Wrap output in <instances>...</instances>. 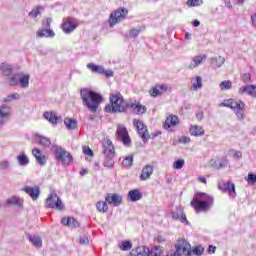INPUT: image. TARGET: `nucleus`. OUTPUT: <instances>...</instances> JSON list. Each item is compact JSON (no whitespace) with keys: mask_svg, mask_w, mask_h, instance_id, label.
<instances>
[{"mask_svg":"<svg viewBox=\"0 0 256 256\" xmlns=\"http://www.w3.org/2000/svg\"><path fill=\"white\" fill-rule=\"evenodd\" d=\"M43 6H37L36 10H34L33 17H37L38 15H41V11H43Z\"/></svg>","mask_w":256,"mask_h":256,"instance_id":"61","label":"nucleus"},{"mask_svg":"<svg viewBox=\"0 0 256 256\" xmlns=\"http://www.w3.org/2000/svg\"><path fill=\"white\" fill-rule=\"evenodd\" d=\"M11 169V162L7 160L0 161V171H9Z\"/></svg>","mask_w":256,"mask_h":256,"instance_id":"41","label":"nucleus"},{"mask_svg":"<svg viewBox=\"0 0 256 256\" xmlns=\"http://www.w3.org/2000/svg\"><path fill=\"white\" fill-rule=\"evenodd\" d=\"M102 75H105V77H107L109 79V77H113L114 73H113V70H105L104 69V72L102 73Z\"/></svg>","mask_w":256,"mask_h":256,"instance_id":"64","label":"nucleus"},{"mask_svg":"<svg viewBox=\"0 0 256 256\" xmlns=\"http://www.w3.org/2000/svg\"><path fill=\"white\" fill-rule=\"evenodd\" d=\"M133 243L129 240L122 241L121 244L119 245V248L121 251H130L132 249Z\"/></svg>","mask_w":256,"mask_h":256,"instance_id":"36","label":"nucleus"},{"mask_svg":"<svg viewBox=\"0 0 256 256\" xmlns=\"http://www.w3.org/2000/svg\"><path fill=\"white\" fill-rule=\"evenodd\" d=\"M133 123L141 139L144 141V143H147V141H149V130L147 129V126L137 119H134Z\"/></svg>","mask_w":256,"mask_h":256,"instance_id":"11","label":"nucleus"},{"mask_svg":"<svg viewBox=\"0 0 256 256\" xmlns=\"http://www.w3.org/2000/svg\"><path fill=\"white\" fill-rule=\"evenodd\" d=\"M78 26L79 24L75 23L73 19L64 18L61 25V29L66 33V35H69V33H73V31L76 30Z\"/></svg>","mask_w":256,"mask_h":256,"instance_id":"12","label":"nucleus"},{"mask_svg":"<svg viewBox=\"0 0 256 256\" xmlns=\"http://www.w3.org/2000/svg\"><path fill=\"white\" fill-rule=\"evenodd\" d=\"M190 205L198 213L201 211H209V209L213 207V197L203 192H198L194 195Z\"/></svg>","mask_w":256,"mask_h":256,"instance_id":"3","label":"nucleus"},{"mask_svg":"<svg viewBox=\"0 0 256 256\" xmlns=\"http://www.w3.org/2000/svg\"><path fill=\"white\" fill-rule=\"evenodd\" d=\"M156 87L158 88V92L160 93V95H163V93H167V85L162 84Z\"/></svg>","mask_w":256,"mask_h":256,"instance_id":"55","label":"nucleus"},{"mask_svg":"<svg viewBox=\"0 0 256 256\" xmlns=\"http://www.w3.org/2000/svg\"><path fill=\"white\" fill-rule=\"evenodd\" d=\"M54 155L56 161H61L62 163H73V155H71V153H69L63 147L56 146Z\"/></svg>","mask_w":256,"mask_h":256,"instance_id":"9","label":"nucleus"},{"mask_svg":"<svg viewBox=\"0 0 256 256\" xmlns=\"http://www.w3.org/2000/svg\"><path fill=\"white\" fill-rule=\"evenodd\" d=\"M22 191H24V193H27V195H30L31 198L33 199V187L31 186H25Z\"/></svg>","mask_w":256,"mask_h":256,"instance_id":"53","label":"nucleus"},{"mask_svg":"<svg viewBox=\"0 0 256 256\" xmlns=\"http://www.w3.org/2000/svg\"><path fill=\"white\" fill-rule=\"evenodd\" d=\"M111 105L105 106L106 113H127L129 103L125 102L123 95L119 92L110 94Z\"/></svg>","mask_w":256,"mask_h":256,"instance_id":"2","label":"nucleus"},{"mask_svg":"<svg viewBox=\"0 0 256 256\" xmlns=\"http://www.w3.org/2000/svg\"><path fill=\"white\" fill-rule=\"evenodd\" d=\"M61 223L65 225V227H79V222L73 217H64Z\"/></svg>","mask_w":256,"mask_h":256,"instance_id":"26","label":"nucleus"},{"mask_svg":"<svg viewBox=\"0 0 256 256\" xmlns=\"http://www.w3.org/2000/svg\"><path fill=\"white\" fill-rule=\"evenodd\" d=\"M250 97L256 98V85H250Z\"/></svg>","mask_w":256,"mask_h":256,"instance_id":"63","label":"nucleus"},{"mask_svg":"<svg viewBox=\"0 0 256 256\" xmlns=\"http://www.w3.org/2000/svg\"><path fill=\"white\" fill-rule=\"evenodd\" d=\"M192 88L194 89V91H197V89H202L203 88V77L196 76V83L192 84Z\"/></svg>","mask_w":256,"mask_h":256,"instance_id":"37","label":"nucleus"},{"mask_svg":"<svg viewBox=\"0 0 256 256\" xmlns=\"http://www.w3.org/2000/svg\"><path fill=\"white\" fill-rule=\"evenodd\" d=\"M231 87H232V83H231V81H229V80L222 81V82L220 83V89H221L222 91L231 89Z\"/></svg>","mask_w":256,"mask_h":256,"instance_id":"43","label":"nucleus"},{"mask_svg":"<svg viewBox=\"0 0 256 256\" xmlns=\"http://www.w3.org/2000/svg\"><path fill=\"white\" fill-rule=\"evenodd\" d=\"M151 256H161V246H155Z\"/></svg>","mask_w":256,"mask_h":256,"instance_id":"59","label":"nucleus"},{"mask_svg":"<svg viewBox=\"0 0 256 256\" xmlns=\"http://www.w3.org/2000/svg\"><path fill=\"white\" fill-rule=\"evenodd\" d=\"M219 107H228L229 109H232L239 121H243L245 119V102L241 100L235 101L230 99L226 102L220 103Z\"/></svg>","mask_w":256,"mask_h":256,"instance_id":"5","label":"nucleus"},{"mask_svg":"<svg viewBox=\"0 0 256 256\" xmlns=\"http://www.w3.org/2000/svg\"><path fill=\"white\" fill-rule=\"evenodd\" d=\"M139 33H141V28H132L130 30L129 37H132L133 39H135L139 36Z\"/></svg>","mask_w":256,"mask_h":256,"instance_id":"46","label":"nucleus"},{"mask_svg":"<svg viewBox=\"0 0 256 256\" xmlns=\"http://www.w3.org/2000/svg\"><path fill=\"white\" fill-rule=\"evenodd\" d=\"M239 95H250L251 96V85L242 86L238 90Z\"/></svg>","mask_w":256,"mask_h":256,"instance_id":"38","label":"nucleus"},{"mask_svg":"<svg viewBox=\"0 0 256 256\" xmlns=\"http://www.w3.org/2000/svg\"><path fill=\"white\" fill-rule=\"evenodd\" d=\"M203 251H205V249L203 247L197 246L194 249H192L191 256L192 255L201 256V255H203Z\"/></svg>","mask_w":256,"mask_h":256,"instance_id":"44","label":"nucleus"},{"mask_svg":"<svg viewBox=\"0 0 256 256\" xmlns=\"http://www.w3.org/2000/svg\"><path fill=\"white\" fill-rule=\"evenodd\" d=\"M246 181L250 184V185H255L256 183V175L253 173H249L248 174V178L246 179Z\"/></svg>","mask_w":256,"mask_h":256,"instance_id":"49","label":"nucleus"},{"mask_svg":"<svg viewBox=\"0 0 256 256\" xmlns=\"http://www.w3.org/2000/svg\"><path fill=\"white\" fill-rule=\"evenodd\" d=\"M150 95H151L152 97H159V95H161V94L159 93V88H157V86L154 87V88H152V89L150 90Z\"/></svg>","mask_w":256,"mask_h":256,"instance_id":"56","label":"nucleus"},{"mask_svg":"<svg viewBox=\"0 0 256 256\" xmlns=\"http://www.w3.org/2000/svg\"><path fill=\"white\" fill-rule=\"evenodd\" d=\"M80 97L83 105L92 113H97L99 105L103 103V96L93 90H89L88 88H82L80 90Z\"/></svg>","mask_w":256,"mask_h":256,"instance_id":"1","label":"nucleus"},{"mask_svg":"<svg viewBox=\"0 0 256 256\" xmlns=\"http://www.w3.org/2000/svg\"><path fill=\"white\" fill-rule=\"evenodd\" d=\"M153 166L151 165H145L142 169L140 180L141 181H147V179H151V175H153Z\"/></svg>","mask_w":256,"mask_h":256,"instance_id":"21","label":"nucleus"},{"mask_svg":"<svg viewBox=\"0 0 256 256\" xmlns=\"http://www.w3.org/2000/svg\"><path fill=\"white\" fill-rule=\"evenodd\" d=\"M242 81H243V83H250L251 82V74L250 73L243 74Z\"/></svg>","mask_w":256,"mask_h":256,"instance_id":"58","label":"nucleus"},{"mask_svg":"<svg viewBox=\"0 0 256 256\" xmlns=\"http://www.w3.org/2000/svg\"><path fill=\"white\" fill-rule=\"evenodd\" d=\"M39 195H41V189L39 186L33 187V201H37L39 199Z\"/></svg>","mask_w":256,"mask_h":256,"instance_id":"45","label":"nucleus"},{"mask_svg":"<svg viewBox=\"0 0 256 256\" xmlns=\"http://www.w3.org/2000/svg\"><path fill=\"white\" fill-rule=\"evenodd\" d=\"M128 199L131 200L132 203H135L136 201L143 199V193H141V190L139 189L130 190L128 192Z\"/></svg>","mask_w":256,"mask_h":256,"instance_id":"23","label":"nucleus"},{"mask_svg":"<svg viewBox=\"0 0 256 256\" xmlns=\"http://www.w3.org/2000/svg\"><path fill=\"white\" fill-rule=\"evenodd\" d=\"M17 161L21 167H26V165H29V157L23 153L17 156Z\"/></svg>","mask_w":256,"mask_h":256,"instance_id":"33","label":"nucleus"},{"mask_svg":"<svg viewBox=\"0 0 256 256\" xmlns=\"http://www.w3.org/2000/svg\"><path fill=\"white\" fill-rule=\"evenodd\" d=\"M117 138L122 141L125 147H131V137L129 136V131H127V127L124 125H118L116 130Z\"/></svg>","mask_w":256,"mask_h":256,"instance_id":"10","label":"nucleus"},{"mask_svg":"<svg viewBox=\"0 0 256 256\" xmlns=\"http://www.w3.org/2000/svg\"><path fill=\"white\" fill-rule=\"evenodd\" d=\"M53 20L51 18H46L42 21V29H51V23Z\"/></svg>","mask_w":256,"mask_h":256,"instance_id":"47","label":"nucleus"},{"mask_svg":"<svg viewBox=\"0 0 256 256\" xmlns=\"http://www.w3.org/2000/svg\"><path fill=\"white\" fill-rule=\"evenodd\" d=\"M203 59H207V55H198L192 58V61L189 65V69H195V67H199L203 63Z\"/></svg>","mask_w":256,"mask_h":256,"instance_id":"27","label":"nucleus"},{"mask_svg":"<svg viewBox=\"0 0 256 256\" xmlns=\"http://www.w3.org/2000/svg\"><path fill=\"white\" fill-rule=\"evenodd\" d=\"M141 256V246H137L130 252V256Z\"/></svg>","mask_w":256,"mask_h":256,"instance_id":"52","label":"nucleus"},{"mask_svg":"<svg viewBox=\"0 0 256 256\" xmlns=\"http://www.w3.org/2000/svg\"><path fill=\"white\" fill-rule=\"evenodd\" d=\"M203 4V0H188L187 5L188 7H201Z\"/></svg>","mask_w":256,"mask_h":256,"instance_id":"42","label":"nucleus"},{"mask_svg":"<svg viewBox=\"0 0 256 256\" xmlns=\"http://www.w3.org/2000/svg\"><path fill=\"white\" fill-rule=\"evenodd\" d=\"M0 71L2 73V75H4V77H7V80L9 79V77H12L13 75V65L4 62L0 64Z\"/></svg>","mask_w":256,"mask_h":256,"instance_id":"18","label":"nucleus"},{"mask_svg":"<svg viewBox=\"0 0 256 256\" xmlns=\"http://www.w3.org/2000/svg\"><path fill=\"white\" fill-rule=\"evenodd\" d=\"M105 201L109 205H114V207H119V205L123 203V197L117 193H110V194H107Z\"/></svg>","mask_w":256,"mask_h":256,"instance_id":"15","label":"nucleus"},{"mask_svg":"<svg viewBox=\"0 0 256 256\" xmlns=\"http://www.w3.org/2000/svg\"><path fill=\"white\" fill-rule=\"evenodd\" d=\"M153 255V250H150L147 246L140 247V256H151Z\"/></svg>","mask_w":256,"mask_h":256,"instance_id":"40","label":"nucleus"},{"mask_svg":"<svg viewBox=\"0 0 256 256\" xmlns=\"http://www.w3.org/2000/svg\"><path fill=\"white\" fill-rule=\"evenodd\" d=\"M129 109H133L136 111L137 115H143V113L147 112V107L141 105V103H129Z\"/></svg>","mask_w":256,"mask_h":256,"instance_id":"24","label":"nucleus"},{"mask_svg":"<svg viewBox=\"0 0 256 256\" xmlns=\"http://www.w3.org/2000/svg\"><path fill=\"white\" fill-rule=\"evenodd\" d=\"M183 165H185V160L179 159L174 162L173 167H174V169H183Z\"/></svg>","mask_w":256,"mask_h":256,"instance_id":"48","label":"nucleus"},{"mask_svg":"<svg viewBox=\"0 0 256 256\" xmlns=\"http://www.w3.org/2000/svg\"><path fill=\"white\" fill-rule=\"evenodd\" d=\"M44 119H46V121L50 122L52 125H57V123H59V121H61V117L57 116V113L55 112H44L43 114Z\"/></svg>","mask_w":256,"mask_h":256,"instance_id":"19","label":"nucleus"},{"mask_svg":"<svg viewBox=\"0 0 256 256\" xmlns=\"http://www.w3.org/2000/svg\"><path fill=\"white\" fill-rule=\"evenodd\" d=\"M88 69L92 71V73H98V75H103L105 73V68L101 65H95L94 63H89L87 65Z\"/></svg>","mask_w":256,"mask_h":256,"instance_id":"29","label":"nucleus"},{"mask_svg":"<svg viewBox=\"0 0 256 256\" xmlns=\"http://www.w3.org/2000/svg\"><path fill=\"white\" fill-rule=\"evenodd\" d=\"M6 205H12L18 209L23 208V200L19 196H11L6 200Z\"/></svg>","mask_w":256,"mask_h":256,"instance_id":"22","label":"nucleus"},{"mask_svg":"<svg viewBox=\"0 0 256 256\" xmlns=\"http://www.w3.org/2000/svg\"><path fill=\"white\" fill-rule=\"evenodd\" d=\"M189 131L193 137H203L205 135V130L201 126L192 125Z\"/></svg>","mask_w":256,"mask_h":256,"instance_id":"25","label":"nucleus"},{"mask_svg":"<svg viewBox=\"0 0 256 256\" xmlns=\"http://www.w3.org/2000/svg\"><path fill=\"white\" fill-rule=\"evenodd\" d=\"M36 37L38 39H43V37H46L47 39H53V37H55V31L48 28H40L36 32Z\"/></svg>","mask_w":256,"mask_h":256,"instance_id":"17","label":"nucleus"},{"mask_svg":"<svg viewBox=\"0 0 256 256\" xmlns=\"http://www.w3.org/2000/svg\"><path fill=\"white\" fill-rule=\"evenodd\" d=\"M102 153L104 155V167L111 169L115 165V146L111 140L102 141Z\"/></svg>","mask_w":256,"mask_h":256,"instance_id":"4","label":"nucleus"},{"mask_svg":"<svg viewBox=\"0 0 256 256\" xmlns=\"http://www.w3.org/2000/svg\"><path fill=\"white\" fill-rule=\"evenodd\" d=\"M179 219H180L181 223H186L187 225H189V222L187 221V215H185L183 211H180Z\"/></svg>","mask_w":256,"mask_h":256,"instance_id":"60","label":"nucleus"},{"mask_svg":"<svg viewBox=\"0 0 256 256\" xmlns=\"http://www.w3.org/2000/svg\"><path fill=\"white\" fill-rule=\"evenodd\" d=\"M79 244L80 245H89V238L87 236H80Z\"/></svg>","mask_w":256,"mask_h":256,"instance_id":"54","label":"nucleus"},{"mask_svg":"<svg viewBox=\"0 0 256 256\" xmlns=\"http://www.w3.org/2000/svg\"><path fill=\"white\" fill-rule=\"evenodd\" d=\"M128 14L129 10H127V8H119L112 12L109 17L110 27L117 25V23H121V21H123Z\"/></svg>","mask_w":256,"mask_h":256,"instance_id":"8","label":"nucleus"},{"mask_svg":"<svg viewBox=\"0 0 256 256\" xmlns=\"http://www.w3.org/2000/svg\"><path fill=\"white\" fill-rule=\"evenodd\" d=\"M122 165L123 167H125V169L133 167V154L124 158V160L122 161Z\"/></svg>","mask_w":256,"mask_h":256,"instance_id":"35","label":"nucleus"},{"mask_svg":"<svg viewBox=\"0 0 256 256\" xmlns=\"http://www.w3.org/2000/svg\"><path fill=\"white\" fill-rule=\"evenodd\" d=\"M84 155H88V157H93V150L91 148L84 146L83 147Z\"/></svg>","mask_w":256,"mask_h":256,"instance_id":"57","label":"nucleus"},{"mask_svg":"<svg viewBox=\"0 0 256 256\" xmlns=\"http://www.w3.org/2000/svg\"><path fill=\"white\" fill-rule=\"evenodd\" d=\"M179 143H184V144L191 143V138H189V137H187V136H182V137L179 139Z\"/></svg>","mask_w":256,"mask_h":256,"instance_id":"62","label":"nucleus"},{"mask_svg":"<svg viewBox=\"0 0 256 256\" xmlns=\"http://www.w3.org/2000/svg\"><path fill=\"white\" fill-rule=\"evenodd\" d=\"M33 246L36 247V249H41V247H43V239L40 236H34Z\"/></svg>","mask_w":256,"mask_h":256,"instance_id":"39","label":"nucleus"},{"mask_svg":"<svg viewBox=\"0 0 256 256\" xmlns=\"http://www.w3.org/2000/svg\"><path fill=\"white\" fill-rule=\"evenodd\" d=\"M33 151L36 163L40 165V167H45V165H47V153L40 150L39 148H34Z\"/></svg>","mask_w":256,"mask_h":256,"instance_id":"14","label":"nucleus"},{"mask_svg":"<svg viewBox=\"0 0 256 256\" xmlns=\"http://www.w3.org/2000/svg\"><path fill=\"white\" fill-rule=\"evenodd\" d=\"M64 125L69 131H73V129H77V120L71 118L64 119Z\"/></svg>","mask_w":256,"mask_h":256,"instance_id":"31","label":"nucleus"},{"mask_svg":"<svg viewBox=\"0 0 256 256\" xmlns=\"http://www.w3.org/2000/svg\"><path fill=\"white\" fill-rule=\"evenodd\" d=\"M11 117V107L6 104L0 106V127L5 125V119H9Z\"/></svg>","mask_w":256,"mask_h":256,"instance_id":"16","label":"nucleus"},{"mask_svg":"<svg viewBox=\"0 0 256 256\" xmlns=\"http://www.w3.org/2000/svg\"><path fill=\"white\" fill-rule=\"evenodd\" d=\"M29 74L16 73L8 78V83L11 87H21V89H27L29 87Z\"/></svg>","mask_w":256,"mask_h":256,"instance_id":"6","label":"nucleus"},{"mask_svg":"<svg viewBox=\"0 0 256 256\" xmlns=\"http://www.w3.org/2000/svg\"><path fill=\"white\" fill-rule=\"evenodd\" d=\"M218 189L223 191V193H228L231 197H237V192H235V184L228 182H223L218 184Z\"/></svg>","mask_w":256,"mask_h":256,"instance_id":"13","label":"nucleus"},{"mask_svg":"<svg viewBox=\"0 0 256 256\" xmlns=\"http://www.w3.org/2000/svg\"><path fill=\"white\" fill-rule=\"evenodd\" d=\"M35 137L36 141H38V143L43 147H51V140L49 138L39 134H36Z\"/></svg>","mask_w":256,"mask_h":256,"instance_id":"30","label":"nucleus"},{"mask_svg":"<svg viewBox=\"0 0 256 256\" xmlns=\"http://www.w3.org/2000/svg\"><path fill=\"white\" fill-rule=\"evenodd\" d=\"M46 207L49 209H57V211H63V209H65L63 201H61V198L55 193V190H53L46 199Z\"/></svg>","mask_w":256,"mask_h":256,"instance_id":"7","label":"nucleus"},{"mask_svg":"<svg viewBox=\"0 0 256 256\" xmlns=\"http://www.w3.org/2000/svg\"><path fill=\"white\" fill-rule=\"evenodd\" d=\"M225 64V57L218 56L211 58V65L214 69H219V67L223 66Z\"/></svg>","mask_w":256,"mask_h":256,"instance_id":"28","label":"nucleus"},{"mask_svg":"<svg viewBox=\"0 0 256 256\" xmlns=\"http://www.w3.org/2000/svg\"><path fill=\"white\" fill-rule=\"evenodd\" d=\"M96 208L99 213H107L109 211V206L107 205V201H99L96 203Z\"/></svg>","mask_w":256,"mask_h":256,"instance_id":"32","label":"nucleus"},{"mask_svg":"<svg viewBox=\"0 0 256 256\" xmlns=\"http://www.w3.org/2000/svg\"><path fill=\"white\" fill-rule=\"evenodd\" d=\"M169 217H171V219H173V221H179L180 212L171 211V212L169 213Z\"/></svg>","mask_w":256,"mask_h":256,"instance_id":"51","label":"nucleus"},{"mask_svg":"<svg viewBox=\"0 0 256 256\" xmlns=\"http://www.w3.org/2000/svg\"><path fill=\"white\" fill-rule=\"evenodd\" d=\"M19 99H21V94L15 92V93H12V94L8 95L7 97H5L3 99V102L4 103H11V101H17Z\"/></svg>","mask_w":256,"mask_h":256,"instance_id":"34","label":"nucleus"},{"mask_svg":"<svg viewBox=\"0 0 256 256\" xmlns=\"http://www.w3.org/2000/svg\"><path fill=\"white\" fill-rule=\"evenodd\" d=\"M229 161H227V157H224L222 161H218V169H223L224 167H227V164Z\"/></svg>","mask_w":256,"mask_h":256,"instance_id":"50","label":"nucleus"},{"mask_svg":"<svg viewBox=\"0 0 256 256\" xmlns=\"http://www.w3.org/2000/svg\"><path fill=\"white\" fill-rule=\"evenodd\" d=\"M176 125H179V118L175 115H170L166 118L163 127L164 129H171V127H175Z\"/></svg>","mask_w":256,"mask_h":256,"instance_id":"20","label":"nucleus"}]
</instances>
